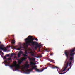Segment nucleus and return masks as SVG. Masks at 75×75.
Listing matches in <instances>:
<instances>
[{"label": "nucleus", "instance_id": "nucleus-1", "mask_svg": "<svg viewBox=\"0 0 75 75\" xmlns=\"http://www.w3.org/2000/svg\"><path fill=\"white\" fill-rule=\"evenodd\" d=\"M28 38H27L26 39H25L26 43V44H28V45H31V44L32 45H36L35 49H37V47L40 48V45L38 43L36 42H34V38H33L32 37H31V35H29L28 36Z\"/></svg>", "mask_w": 75, "mask_h": 75}, {"label": "nucleus", "instance_id": "nucleus-2", "mask_svg": "<svg viewBox=\"0 0 75 75\" xmlns=\"http://www.w3.org/2000/svg\"><path fill=\"white\" fill-rule=\"evenodd\" d=\"M69 58V59L68 58L67 59V57L66 60L65 61V63H66L67 62H72L74 59V56L70 57Z\"/></svg>", "mask_w": 75, "mask_h": 75}, {"label": "nucleus", "instance_id": "nucleus-3", "mask_svg": "<svg viewBox=\"0 0 75 75\" xmlns=\"http://www.w3.org/2000/svg\"><path fill=\"white\" fill-rule=\"evenodd\" d=\"M9 67H10L11 68H13V67H15V68H16L15 71H18V69L20 68V65L19 64H18L17 65H11L9 66Z\"/></svg>", "mask_w": 75, "mask_h": 75}, {"label": "nucleus", "instance_id": "nucleus-4", "mask_svg": "<svg viewBox=\"0 0 75 75\" xmlns=\"http://www.w3.org/2000/svg\"><path fill=\"white\" fill-rule=\"evenodd\" d=\"M72 64V62H66V66L65 67L66 68H68V65L69 66H71V65Z\"/></svg>", "mask_w": 75, "mask_h": 75}, {"label": "nucleus", "instance_id": "nucleus-5", "mask_svg": "<svg viewBox=\"0 0 75 75\" xmlns=\"http://www.w3.org/2000/svg\"><path fill=\"white\" fill-rule=\"evenodd\" d=\"M23 54V52L21 50H20L19 52L17 54L18 58H20L21 56V54Z\"/></svg>", "mask_w": 75, "mask_h": 75}, {"label": "nucleus", "instance_id": "nucleus-6", "mask_svg": "<svg viewBox=\"0 0 75 75\" xmlns=\"http://www.w3.org/2000/svg\"><path fill=\"white\" fill-rule=\"evenodd\" d=\"M40 69H37V67H35V70L36 71H37V72H42L43 71H44V69H42V70H40Z\"/></svg>", "mask_w": 75, "mask_h": 75}, {"label": "nucleus", "instance_id": "nucleus-7", "mask_svg": "<svg viewBox=\"0 0 75 75\" xmlns=\"http://www.w3.org/2000/svg\"><path fill=\"white\" fill-rule=\"evenodd\" d=\"M29 54H31L30 55L31 56H32L33 57H34V52L32 50H31L30 52H29Z\"/></svg>", "mask_w": 75, "mask_h": 75}, {"label": "nucleus", "instance_id": "nucleus-8", "mask_svg": "<svg viewBox=\"0 0 75 75\" xmlns=\"http://www.w3.org/2000/svg\"><path fill=\"white\" fill-rule=\"evenodd\" d=\"M51 68H52L53 69H55V68H57L58 71V69H59V68H58V67L55 66V67H51Z\"/></svg>", "mask_w": 75, "mask_h": 75}, {"label": "nucleus", "instance_id": "nucleus-9", "mask_svg": "<svg viewBox=\"0 0 75 75\" xmlns=\"http://www.w3.org/2000/svg\"><path fill=\"white\" fill-rule=\"evenodd\" d=\"M37 66H33L32 68L30 70V71H33V69H35V68H37Z\"/></svg>", "mask_w": 75, "mask_h": 75}, {"label": "nucleus", "instance_id": "nucleus-10", "mask_svg": "<svg viewBox=\"0 0 75 75\" xmlns=\"http://www.w3.org/2000/svg\"><path fill=\"white\" fill-rule=\"evenodd\" d=\"M36 63H34L33 62H30V65H36Z\"/></svg>", "mask_w": 75, "mask_h": 75}, {"label": "nucleus", "instance_id": "nucleus-11", "mask_svg": "<svg viewBox=\"0 0 75 75\" xmlns=\"http://www.w3.org/2000/svg\"><path fill=\"white\" fill-rule=\"evenodd\" d=\"M48 60L50 62H53L54 64H55V60H52V59H49Z\"/></svg>", "mask_w": 75, "mask_h": 75}, {"label": "nucleus", "instance_id": "nucleus-12", "mask_svg": "<svg viewBox=\"0 0 75 75\" xmlns=\"http://www.w3.org/2000/svg\"><path fill=\"white\" fill-rule=\"evenodd\" d=\"M9 64H10V63L7 62L6 64H4L5 65V66H9Z\"/></svg>", "mask_w": 75, "mask_h": 75}, {"label": "nucleus", "instance_id": "nucleus-13", "mask_svg": "<svg viewBox=\"0 0 75 75\" xmlns=\"http://www.w3.org/2000/svg\"><path fill=\"white\" fill-rule=\"evenodd\" d=\"M3 47H4V45H0V50H2V48H3Z\"/></svg>", "mask_w": 75, "mask_h": 75}, {"label": "nucleus", "instance_id": "nucleus-14", "mask_svg": "<svg viewBox=\"0 0 75 75\" xmlns=\"http://www.w3.org/2000/svg\"><path fill=\"white\" fill-rule=\"evenodd\" d=\"M25 66L27 68H29V66H30V64H26Z\"/></svg>", "mask_w": 75, "mask_h": 75}, {"label": "nucleus", "instance_id": "nucleus-15", "mask_svg": "<svg viewBox=\"0 0 75 75\" xmlns=\"http://www.w3.org/2000/svg\"><path fill=\"white\" fill-rule=\"evenodd\" d=\"M1 50L3 51L4 52H6V51H7V50L6 49H4V48H2Z\"/></svg>", "mask_w": 75, "mask_h": 75}, {"label": "nucleus", "instance_id": "nucleus-16", "mask_svg": "<svg viewBox=\"0 0 75 75\" xmlns=\"http://www.w3.org/2000/svg\"><path fill=\"white\" fill-rule=\"evenodd\" d=\"M15 39L14 38H13V40H12V41H13V42L11 43V44H15L16 42L15 41V40H14Z\"/></svg>", "mask_w": 75, "mask_h": 75}, {"label": "nucleus", "instance_id": "nucleus-17", "mask_svg": "<svg viewBox=\"0 0 75 75\" xmlns=\"http://www.w3.org/2000/svg\"><path fill=\"white\" fill-rule=\"evenodd\" d=\"M22 62L21 60H19L18 61V63L19 64H21Z\"/></svg>", "mask_w": 75, "mask_h": 75}, {"label": "nucleus", "instance_id": "nucleus-18", "mask_svg": "<svg viewBox=\"0 0 75 75\" xmlns=\"http://www.w3.org/2000/svg\"><path fill=\"white\" fill-rule=\"evenodd\" d=\"M31 70L30 69H27L26 70V71H27V72H30L31 71Z\"/></svg>", "mask_w": 75, "mask_h": 75}, {"label": "nucleus", "instance_id": "nucleus-19", "mask_svg": "<svg viewBox=\"0 0 75 75\" xmlns=\"http://www.w3.org/2000/svg\"><path fill=\"white\" fill-rule=\"evenodd\" d=\"M0 54H2V55H4V54L3 52H2V50H1H1L0 51Z\"/></svg>", "mask_w": 75, "mask_h": 75}, {"label": "nucleus", "instance_id": "nucleus-20", "mask_svg": "<svg viewBox=\"0 0 75 75\" xmlns=\"http://www.w3.org/2000/svg\"><path fill=\"white\" fill-rule=\"evenodd\" d=\"M66 72H67V71L63 73H60V72H59V74H60L61 75H62V74H65V73H66Z\"/></svg>", "mask_w": 75, "mask_h": 75}, {"label": "nucleus", "instance_id": "nucleus-21", "mask_svg": "<svg viewBox=\"0 0 75 75\" xmlns=\"http://www.w3.org/2000/svg\"><path fill=\"white\" fill-rule=\"evenodd\" d=\"M28 58L29 59V60L30 61H32L33 60V59L32 58H31L30 57H28Z\"/></svg>", "mask_w": 75, "mask_h": 75}, {"label": "nucleus", "instance_id": "nucleus-22", "mask_svg": "<svg viewBox=\"0 0 75 75\" xmlns=\"http://www.w3.org/2000/svg\"><path fill=\"white\" fill-rule=\"evenodd\" d=\"M7 59L8 61H10V60H11V57H9V58H7Z\"/></svg>", "mask_w": 75, "mask_h": 75}, {"label": "nucleus", "instance_id": "nucleus-23", "mask_svg": "<svg viewBox=\"0 0 75 75\" xmlns=\"http://www.w3.org/2000/svg\"><path fill=\"white\" fill-rule=\"evenodd\" d=\"M22 55H23V56L24 57H27L28 56L26 54H23V53L22 54Z\"/></svg>", "mask_w": 75, "mask_h": 75}, {"label": "nucleus", "instance_id": "nucleus-24", "mask_svg": "<svg viewBox=\"0 0 75 75\" xmlns=\"http://www.w3.org/2000/svg\"><path fill=\"white\" fill-rule=\"evenodd\" d=\"M7 59H5L4 61V62L5 63H6L7 62Z\"/></svg>", "mask_w": 75, "mask_h": 75}, {"label": "nucleus", "instance_id": "nucleus-25", "mask_svg": "<svg viewBox=\"0 0 75 75\" xmlns=\"http://www.w3.org/2000/svg\"><path fill=\"white\" fill-rule=\"evenodd\" d=\"M54 55V53H51L50 54V55H52V56Z\"/></svg>", "mask_w": 75, "mask_h": 75}, {"label": "nucleus", "instance_id": "nucleus-26", "mask_svg": "<svg viewBox=\"0 0 75 75\" xmlns=\"http://www.w3.org/2000/svg\"><path fill=\"white\" fill-rule=\"evenodd\" d=\"M45 51H47V52H49L50 51H48V50L47 49H46L45 50Z\"/></svg>", "mask_w": 75, "mask_h": 75}, {"label": "nucleus", "instance_id": "nucleus-27", "mask_svg": "<svg viewBox=\"0 0 75 75\" xmlns=\"http://www.w3.org/2000/svg\"><path fill=\"white\" fill-rule=\"evenodd\" d=\"M23 48V47H21V46L20 45L19 46V48H20V49H21V48Z\"/></svg>", "mask_w": 75, "mask_h": 75}, {"label": "nucleus", "instance_id": "nucleus-28", "mask_svg": "<svg viewBox=\"0 0 75 75\" xmlns=\"http://www.w3.org/2000/svg\"><path fill=\"white\" fill-rule=\"evenodd\" d=\"M66 68L65 67L64 68V69L63 70L62 72H64V71H65V70H66Z\"/></svg>", "mask_w": 75, "mask_h": 75}, {"label": "nucleus", "instance_id": "nucleus-29", "mask_svg": "<svg viewBox=\"0 0 75 75\" xmlns=\"http://www.w3.org/2000/svg\"><path fill=\"white\" fill-rule=\"evenodd\" d=\"M23 59L24 60H26V59H27V58H23Z\"/></svg>", "mask_w": 75, "mask_h": 75}, {"label": "nucleus", "instance_id": "nucleus-30", "mask_svg": "<svg viewBox=\"0 0 75 75\" xmlns=\"http://www.w3.org/2000/svg\"><path fill=\"white\" fill-rule=\"evenodd\" d=\"M35 40H36V41H38V39H37V38H35Z\"/></svg>", "mask_w": 75, "mask_h": 75}, {"label": "nucleus", "instance_id": "nucleus-31", "mask_svg": "<svg viewBox=\"0 0 75 75\" xmlns=\"http://www.w3.org/2000/svg\"><path fill=\"white\" fill-rule=\"evenodd\" d=\"M6 58H6V56H5L4 58V59H6Z\"/></svg>", "mask_w": 75, "mask_h": 75}, {"label": "nucleus", "instance_id": "nucleus-32", "mask_svg": "<svg viewBox=\"0 0 75 75\" xmlns=\"http://www.w3.org/2000/svg\"><path fill=\"white\" fill-rule=\"evenodd\" d=\"M23 68L24 69H25L26 68V67H25V66L23 67Z\"/></svg>", "mask_w": 75, "mask_h": 75}, {"label": "nucleus", "instance_id": "nucleus-33", "mask_svg": "<svg viewBox=\"0 0 75 75\" xmlns=\"http://www.w3.org/2000/svg\"><path fill=\"white\" fill-rule=\"evenodd\" d=\"M24 52L25 54H27V51H25V52Z\"/></svg>", "mask_w": 75, "mask_h": 75}, {"label": "nucleus", "instance_id": "nucleus-34", "mask_svg": "<svg viewBox=\"0 0 75 75\" xmlns=\"http://www.w3.org/2000/svg\"><path fill=\"white\" fill-rule=\"evenodd\" d=\"M17 50H20V48H18L16 49Z\"/></svg>", "mask_w": 75, "mask_h": 75}, {"label": "nucleus", "instance_id": "nucleus-35", "mask_svg": "<svg viewBox=\"0 0 75 75\" xmlns=\"http://www.w3.org/2000/svg\"><path fill=\"white\" fill-rule=\"evenodd\" d=\"M4 48H5V49H6L7 50V47H4Z\"/></svg>", "mask_w": 75, "mask_h": 75}, {"label": "nucleus", "instance_id": "nucleus-36", "mask_svg": "<svg viewBox=\"0 0 75 75\" xmlns=\"http://www.w3.org/2000/svg\"><path fill=\"white\" fill-rule=\"evenodd\" d=\"M13 55H16V53H13Z\"/></svg>", "mask_w": 75, "mask_h": 75}, {"label": "nucleus", "instance_id": "nucleus-37", "mask_svg": "<svg viewBox=\"0 0 75 75\" xmlns=\"http://www.w3.org/2000/svg\"><path fill=\"white\" fill-rule=\"evenodd\" d=\"M70 69V68H68V69H67L66 70H68V71H69Z\"/></svg>", "mask_w": 75, "mask_h": 75}, {"label": "nucleus", "instance_id": "nucleus-38", "mask_svg": "<svg viewBox=\"0 0 75 75\" xmlns=\"http://www.w3.org/2000/svg\"><path fill=\"white\" fill-rule=\"evenodd\" d=\"M48 67H46L45 69H47V68H48Z\"/></svg>", "mask_w": 75, "mask_h": 75}, {"label": "nucleus", "instance_id": "nucleus-39", "mask_svg": "<svg viewBox=\"0 0 75 75\" xmlns=\"http://www.w3.org/2000/svg\"><path fill=\"white\" fill-rule=\"evenodd\" d=\"M63 71H62V70H61L60 71V72H63Z\"/></svg>", "mask_w": 75, "mask_h": 75}, {"label": "nucleus", "instance_id": "nucleus-40", "mask_svg": "<svg viewBox=\"0 0 75 75\" xmlns=\"http://www.w3.org/2000/svg\"><path fill=\"white\" fill-rule=\"evenodd\" d=\"M9 55H9V54H7L6 55V56H7V57H9Z\"/></svg>", "mask_w": 75, "mask_h": 75}, {"label": "nucleus", "instance_id": "nucleus-41", "mask_svg": "<svg viewBox=\"0 0 75 75\" xmlns=\"http://www.w3.org/2000/svg\"><path fill=\"white\" fill-rule=\"evenodd\" d=\"M21 61H24L23 59H21Z\"/></svg>", "mask_w": 75, "mask_h": 75}, {"label": "nucleus", "instance_id": "nucleus-42", "mask_svg": "<svg viewBox=\"0 0 75 75\" xmlns=\"http://www.w3.org/2000/svg\"><path fill=\"white\" fill-rule=\"evenodd\" d=\"M71 67H72V66H70V68H70V69H71Z\"/></svg>", "mask_w": 75, "mask_h": 75}, {"label": "nucleus", "instance_id": "nucleus-43", "mask_svg": "<svg viewBox=\"0 0 75 75\" xmlns=\"http://www.w3.org/2000/svg\"><path fill=\"white\" fill-rule=\"evenodd\" d=\"M39 57H42V56H39Z\"/></svg>", "mask_w": 75, "mask_h": 75}, {"label": "nucleus", "instance_id": "nucleus-44", "mask_svg": "<svg viewBox=\"0 0 75 75\" xmlns=\"http://www.w3.org/2000/svg\"><path fill=\"white\" fill-rule=\"evenodd\" d=\"M11 56H13V53H12L11 54Z\"/></svg>", "mask_w": 75, "mask_h": 75}, {"label": "nucleus", "instance_id": "nucleus-45", "mask_svg": "<svg viewBox=\"0 0 75 75\" xmlns=\"http://www.w3.org/2000/svg\"><path fill=\"white\" fill-rule=\"evenodd\" d=\"M47 65H51V64L50 63H49L47 64Z\"/></svg>", "mask_w": 75, "mask_h": 75}, {"label": "nucleus", "instance_id": "nucleus-46", "mask_svg": "<svg viewBox=\"0 0 75 75\" xmlns=\"http://www.w3.org/2000/svg\"><path fill=\"white\" fill-rule=\"evenodd\" d=\"M11 47L12 48H13V47H14V46H11Z\"/></svg>", "mask_w": 75, "mask_h": 75}, {"label": "nucleus", "instance_id": "nucleus-47", "mask_svg": "<svg viewBox=\"0 0 75 75\" xmlns=\"http://www.w3.org/2000/svg\"><path fill=\"white\" fill-rule=\"evenodd\" d=\"M12 36H13L14 37V35H12Z\"/></svg>", "mask_w": 75, "mask_h": 75}, {"label": "nucleus", "instance_id": "nucleus-48", "mask_svg": "<svg viewBox=\"0 0 75 75\" xmlns=\"http://www.w3.org/2000/svg\"><path fill=\"white\" fill-rule=\"evenodd\" d=\"M18 47V46H15V47Z\"/></svg>", "mask_w": 75, "mask_h": 75}, {"label": "nucleus", "instance_id": "nucleus-49", "mask_svg": "<svg viewBox=\"0 0 75 75\" xmlns=\"http://www.w3.org/2000/svg\"><path fill=\"white\" fill-rule=\"evenodd\" d=\"M26 63H27V64H28V62H26Z\"/></svg>", "mask_w": 75, "mask_h": 75}, {"label": "nucleus", "instance_id": "nucleus-50", "mask_svg": "<svg viewBox=\"0 0 75 75\" xmlns=\"http://www.w3.org/2000/svg\"><path fill=\"white\" fill-rule=\"evenodd\" d=\"M17 54V52H16L15 53V54Z\"/></svg>", "mask_w": 75, "mask_h": 75}, {"label": "nucleus", "instance_id": "nucleus-51", "mask_svg": "<svg viewBox=\"0 0 75 75\" xmlns=\"http://www.w3.org/2000/svg\"><path fill=\"white\" fill-rule=\"evenodd\" d=\"M34 60L35 61V59H34Z\"/></svg>", "mask_w": 75, "mask_h": 75}, {"label": "nucleus", "instance_id": "nucleus-52", "mask_svg": "<svg viewBox=\"0 0 75 75\" xmlns=\"http://www.w3.org/2000/svg\"><path fill=\"white\" fill-rule=\"evenodd\" d=\"M1 44V42H0V44Z\"/></svg>", "mask_w": 75, "mask_h": 75}, {"label": "nucleus", "instance_id": "nucleus-53", "mask_svg": "<svg viewBox=\"0 0 75 75\" xmlns=\"http://www.w3.org/2000/svg\"><path fill=\"white\" fill-rule=\"evenodd\" d=\"M28 45H27V46H28Z\"/></svg>", "mask_w": 75, "mask_h": 75}, {"label": "nucleus", "instance_id": "nucleus-54", "mask_svg": "<svg viewBox=\"0 0 75 75\" xmlns=\"http://www.w3.org/2000/svg\"><path fill=\"white\" fill-rule=\"evenodd\" d=\"M68 70H67V72H68Z\"/></svg>", "mask_w": 75, "mask_h": 75}, {"label": "nucleus", "instance_id": "nucleus-55", "mask_svg": "<svg viewBox=\"0 0 75 75\" xmlns=\"http://www.w3.org/2000/svg\"><path fill=\"white\" fill-rule=\"evenodd\" d=\"M40 67H41V66H40Z\"/></svg>", "mask_w": 75, "mask_h": 75}]
</instances>
